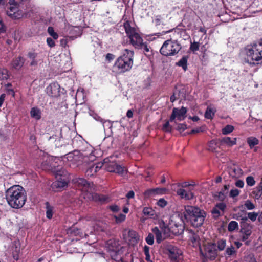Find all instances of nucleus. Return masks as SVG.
<instances>
[{
  "label": "nucleus",
  "instance_id": "obj_1",
  "mask_svg": "<svg viewBox=\"0 0 262 262\" xmlns=\"http://www.w3.org/2000/svg\"><path fill=\"white\" fill-rule=\"evenodd\" d=\"M6 199L8 204L13 208H20L27 200L24 188L19 185H14L6 191Z\"/></svg>",
  "mask_w": 262,
  "mask_h": 262
},
{
  "label": "nucleus",
  "instance_id": "obj_2",
  "mask_svg": "<svg viewBox=\"0 0 262 262\" xmlns=\"http://www.w3.org/2000/svg\"><path fill=\"white\" fill-rule=\"evenodd\" d=\"M76 183L83 192V198L89 201L103 203L108 201V198L106 195H100L94 192L95 187L93 183L87 182L84 179L78 178Z\"/></svg>",
  "mask_w": 262,
  "mask_h": 262
},
{
  "label": "nucleus",
  "instance_id": "obj_3",
  "mask_svg": "<svg viewBox=\"0 0 262 262\" xmlns=\"http://www.w3.org/2000/svg\"><path fill=\"white\" fill-rule=\"evenodd\" d=\"M244 54L245 61L249 64H262V39L255 43L246 46Z\"/></svg>",
  "mask_w": 262,
  "mask_h": 262
},
{
  "label": "nucleus",
  "instance_id": "obj_4",
  "mask_svg": "<svg viewBox=\"0 0 262 262\" xmlns=\"http://www.w3.org/2000/svg\"><path fill=\"white\" fill-rule=\"evenodd\" d=\"M134 52L133 50L125 49L121 55L116 59L113 69L116 72L123 73L129 71L133 64Z\"/></svg>",
  "mask_w": 262,
  "mask_h": 262
},
{
  "label": "nucleus",
  "instance_id": "obj_5",
  "mask_svg": "<svg viewBox=\"0 0 262 262\" xmlns=\"http://www.w3.org/2000/svg\"><path fill=\"white\" fill-rule=\"evenodd\" d=\"M185 210L186 218L189 220L193 227H199L203 225L206 216L205 211L193 206H187Z\"/></svg>",
  "mask_w": 262,
  "mask_h": 262
},
{
  "label": "nucleus",
  "instance_id": "obj_6",
  "mask_svg": "<svg viewBox=\"0 0 262 262\" xmlns=\"http://www.w3.org/2000/svg\"><path fill=\"white\" fill-rule=\"evenodd\" d=\"M124 27L127 36L129 38L130 43L135 48L141 49L143 40L140 35L136 30L131 27L129 21H126L124 23Z\"/></svg>",
  "mask_w": 262,
  "mask_h": 262
},
{
  "label": "nucleus",
  "instance_id": "obj_7",
  "mask_svg": "<svg viewBox=\"0 0 262 262\" xmlns=\"http://www.w3.org/2000/svg\"><path fill=\"white\" fill-rule=\"evenodd\" d=\"M181 48V46L178 42L167 40L164 42L160 51L164 56H172L178 53Z\"/></svg>",
  "mask_w": 262,
  "mask_h": 262
},
{
  "label": "nucleus",
  "instance_id": "obj_8",
  "mask_svg": "<svg viewBox=\"0 0 262 262\" xmlns=\"http://www.w3.org/2000/svg\"><path fill=\"white\" fill-rule=\"evenodd\" d=\"M94 159V155H90L89 156H88L79 151H75L73 154L71 161L73 165L83 169V167L88 164L89 161H93Z\"/></svg>",
  "mask_w": 262,
  "mask_h": 262
},
{
  "label": "nucleus",
  "instance_id": "obj_9",
  "mask_svg": "<svg viewBox=\"0 0 262 262\" xmlns=\"http://www.w3.org/2000/svg\"><path fill=\"white\" fill-rule=\"evenodd\" d=\"M201 251L202 255L206 260H214L217 255L216 245L214 243H208L205 244L204 251Z\"/></svg>",
  "mask_w": 262,
  "mask_h": 262
},
{
  "label": "nucleus",
  "instance_id": "obj_10",
  "mask_svg": "<svg viewBox=\"0 0 262 262\" xmlns=\"http://www.w3.org/2000/svg\"><path fill=\"white\" fill-rule=\"evenodd\" d=\"M168 255L172 262H182L183 252L178 247L169 246L167 247Z\"/></svg>",
  "mask_w": 262,
  "mask_h": 262
},
{
  "label": "nucleus",
  "instance_id": "obj_11",
  "mask_svg": "<svg viewBox=\"0 0 262 262\" xmlns=\"http://www.w3.org/2000/svg\"><path fill=\"white\" fill-rule=\"evenodd\" d=\"M107 159H104V166L105 169L111 172H115L120 175H123L126 171L125 167L118 165L116 162L112 161L108 162Z\"/></svg>",
  "mask_w": 262,
  "mask_h": 262
},
{
  "label": "nucleus",
  "instance_id": "obj_12",
  "mask_svg": "<svg viewBox=\"0 0 262 262\" xmlns=\"http://www.w3.org/2000/svg\"><path fill=\"white\" fill-rule=\"evenodd\" d=\"M171 231L176 235L182 234L184 230V226L181 218L179 216H176L171 220L170 223Z\"/></svg>",
  "mask_w": 262,
  "mask_h": 262
},
{
  "label": "nucleus",
  "instance_id": "obj_13",
  "mask_svg": "<svg viewBox=\"0 0 262 262\" xmlns=\"http://www.w3.org/2000/svg\"><path fill=\"white\" fill-rule=\"evenodd\" d=\"M187 110V108L184 106H182L181 108H178L174 107L172 110V114L170 116L169 121L172 122L175 119L181 121L186 118V113Z\"/></svg>",
  "mask_w": 262,
  "mask_h": 262
},
{
  "label": "nucleus",
  "instance_id": "obj_14",
  "mask_svg": "<svg viewBox=\"0 0 262 262\" xmlns=\"http://www.w3.org/2000/svg\"><path fill=\"white\" fill-rule=\"evenodd\" d=\"M123 235L124 239L130 245L134 246L137 244L139 240L138 233L134 230H125L124 231Z\"/></svg>",
  "mask_w": 262,
  "mask_h": 262
},
{
  "label": "nucleus",
  "instance_id": "obj_15",
  "mask_svg": "<svg viewBox=\"0 0 262 262\" xmlns=\"http://www.w3.org/2000/svg\"><path fill=\"white\" fill-rule=\"evenodd\" d=\"M59 159L57 158L48 157L46 161L41 164V168L46 170H51L54 172H57L58 169H56L57 167L56 163Z\"/></svg>",
  "mask_w": 262,
  "mask_h": 262
},
{
  "label": "nucleus",
  "instance_id": "obj_16",
  "mask_svg": "<svg viewBox=\"0 0 262 262\" xmlns=\"http://www.w3.org/2000/svg\"><path fill=\"white\" fill-rule=\"evenodd\" d=\"M46 91L49 96L57 98L60 95V86L58 83L53 82L46 88Z\"/></svg>",
  "mask_w": 262,
  "mask_h": 262
},
{
  "label": "nucleus",
  "instance_id": "obj_17",
  "mask_svg": "<svg viewBox=\"0 0 262 262\" xmlns=\"http://www.w3.org/2000/svg\"><path fill=\"white\" fill-rule=\"evenodd\" d=\"M27 56L30 61V65L31 67L37 66L43 60L41 54L35 52H29L27 54Z\"/></svg>",
  "mask_w": 262,
  "mask_h": 262
},
{
  "label": "nucleus",
  "instance_id": "obj_18",
  "mask_svg": "<svg viewBox=\"0 0 262 262\" xmlns=\"http://www.w3.org/2000/svg\"><path fill=\"white\" fill-rule=\"evenodd\" d=\"M194 188H179L177 190V193L181 198L186 200H191L193 198L194 194L192 191Z\"/></svg>",
  "mask_w": 262,
  "mask_h": 262
},
{
  "label": "nucleus",
  "instance_id": "obj_19",
  "mask_svg": "<svg viewBox=\"0 0 262 262\" xmlns=\"http://www.w3.org/2000/svg\"><path fill=\"white\" fill-rule=\"evenodd\" d=\"M68 183L67 181L62 178H60L54 182L51 185V188L53 190L55 191H59L62 190L64 187H67Z\"/></svg>",
  "mask_w": 262,
  "mask_h": 262
},
{
  "label": "nucleus",
  "instance_id": "obj_20",
  "mask_svg": "<svg viewBox=\"0 0 262 262\" xmlns=\"http://www.w3.org/2000/svg\"><path fill=\"white\" fill-rule=\"evenodd\" d=\"M9 3H10V6L7 11V14L9 16L14 18H19V16L17 14L18 8L17 7V4L14 3V1L13 0H10Z\"/></svg>",
  "mask_w": 262,
  "mask_h": 262
},
{
  "label": "nucleus",
  "instance_id": "obj_21",
  "mask_svg": "<svg viewBox=\"0 0 262 262\" xmlns=\"http://www.w3.org/2000/svg\"><path fill=\"white\" fill-rule=\"evenodd\" d=\"M208 149L211 152L215 153L217 157L224 155L223 151L219 150L220 147L218 146L216 141L214 140H211L208 143Z\"/></svg>",
  "mask_w": 262,
  "mask_h": 262
},
{
  "label": "nucleus",
  "instance_id": "obj_22",
  "mask_svg": "<svg viewBox=\"0 0 262 262\" xmlns=\"http://www.w3.org/2000/svg\"><path fill=\"white\" fill-rule=\"evenodd\" d=\"M106 247L108 251H112L122 249L119 243V241L115 239H110L106 243Z\"/></svg>",
  "mask_w": 262,
  "mask_h": 262
},
{
  "label": "nucleus",
  "instance_id": "obj_23",
  "mask_svg": "<svg viewBox=\"0 0 262 262\" xmlns=\"http://www.w3.org/2000/svg\"><path fill=\"white\" fill-rule=\"evenodd\" d=\"M241 231L243 234L242 237L243 241L246 240L251 234L252 226L247 224H244L242 227Z\"/></svg>",
  "mask_w": 262,
  "mask_h": 262
},
{
  "label": "nucleus",
  "instance_id": "obj_24",
  "mask_svg": "<svg viewBox=\"0 0 262 262\" xmlns=\"http://www.w3.org/2000/svg\"><path fill=\"white\" fill-rule=\"evenodd\" d=\"M10 251L12 252L13 258L17 260L18 259V253L20 251V244L18 241H14L12 243Z\"/></svg>",
  "mask_w": 262,
  "mask_h": 262
},
{
  "label": "nucleus",
  "instance_id": "obj_25",
  "mask_svg": "<svg viewBox=\"0 0 262 262\" xmlns=\"http://www.w3.org/2000/svg\"><path fill=\"white\" fill-rule=\"evenodd\" d=\"M25 59L23 57L19 56L14 59L11 62V67L16 70H19L24 65Z\"/></svg>",
  "mask_w": 262,
  "mask_h": 262
},
{
  "label": "nucleus",
  "instance_id": "obj_26",
  "mask_svg": "<svg viewBox=\"0 0 262 262\" xmlns=\"http://www.w3.org/2000/svg\"><path fill=\"white\" fill-rule=\"evenodd\" d=\"M220 141L222 145L225 144L229 147H232L236 144L237 138H231L229 137H225L221 138Z\"/></svg>",
  "mask_w": 262,
  "mask_h": 262
},
{
  "label": "nucleus",
  "instance_id": "obj_27",
  "mask_svg": "<svg viewBox=\"0 0 262 262\" xmlns=\"http://www.w3.org/2000/svg\"><path fill=\"white\" fill-rule=\"evenodd\" d=\"M166 191V189L165 188H153L147 190L145 193L144 194L146 196H150L152 195H155L156 194H163L164 193L165 191Z\"/></svg>",
  "mask_w": 262,
  "mask_h": 262
},
{
  "label": "nucleus",
  "instance_id": "obj_28",
  "mask_svg": "<svg viewBox=\"0 0 262 262\" xmlns=\"http://www.w3.org/2000/svg\"><path fill=\"white\" fill-rule=\"evenodd\" d=\"M122 249L118 250L109 251V254L111 258L116 261H119L122 259Z\"/></svg>",
  "mask_w": 262,
  "mask_h": 262
},
{
  "label": "nucleus",
  "instance_id": "obj_29",
  "mask_svg": "<svg viewBox=\"0 0 262 262\" xmlns=\"http://www.w3.org/2000/svg\"><path fill=\"white\" fill-rule=\"evenodd\" d=\"M143 213L145 215L154 219H155L158 217L156 211L150 207H147L144 208Z\"/></svg>",
  "mask_w": 262,
  "mask_h": 262
},
{
  "label": "nucleus",
  "instance_id": "obj_30",
  "mask_svg": "<svg viewBox=\"0 0 262 262\" xmlns=\"http://www.w3.org/2000/svg\"><path fill=\"white\" fill-rule=\"evenodd\" d=\"M152 232L156 236V242L158 243H160L162 241L166 239L164 236H163V233L161 232L160 230L157 227H155L152 229Z\"/></svg>",
  "mask_w": 262,
  "mask_h": 262
},
{
  "label": "nucleus",
  "instance_id": "obj_31",
  "mask_svg": "<svg viewBox=\"0 0 262 262\" xmlns=\"http://www.w3.org/2000/svg\"><path fill=\"white\" fill-rule=\"evenodd\" d=\"M243 174V170L238 167H234L232 168L230 171V176L235 178H238L241 177Z\"/></svg>",
  "mask_w": 262,
  "mask_h": 262
},
{
  "label": "nucleus",
  "instance_id": "obj_32",
  "mask_svg": "<svg viewBox=\"0 0 262 262\" xmlns=\"http://www.w3.org/2000/svg\"><path fill=\"white\" fill-rule=\"evenodd\" d=\"M253 196L256 199H258L262 195V179L258 185L253 190L252 192Z\"/></svg>",
  "mask_w": 262,
  "mask_h": 262
},
{
  "label": "nucleus",
  "instance_id": "obj_33",
  "mask_svg": "<svg viewBox=\"0 0 262 262\" xmlns=\"http://www.w3.org/2000/svg\"><path fill=\"white\" fill-rule=\"evenodd\" d=\"M30 116L37 120H39L41 118V112L36 107H32L30 111Z\"/></svg>",
  "mask_w": 262,
  "mask_h": 262
},
{
  "label": "nucleus",
  "instance_id": "obj_34",
  "mask_svg": "<svg viewBox=\"0 0 262 262\" xmlns=\"http://www.w3.org/2000/svg\"><path fill=\"white\" fill-rule=\"evenodd\" d=\"M160 231L163 233V236L167 238L170 236V232L171 231L170 227L169 228L166 226L164 222L160 223Z\"/></svg>",
  "mask_w": 262,
  "mask_h": 262
},
{
  "label": "nucleus",
  "instance_id": "obj_35",
  "mask_svg": "<svg viewBox=\"0 0 262 262\" xmlns=\"http://www.w3.org/2000/svg\"><path fill=\"white\" fill-rule=\"evenodd\" d=\"M215 112V108L208 106L205 111L204 116L206 119H212L213 118Z\"/></svg>",
  "mask_w": 262,
  "mask_h": 262
},
{
  "label": "nucleus",
  "instance_id": "obj_36",
  "mask_svg": "<svg viewBox=\"0 0 262 262\" xmlns=\"http://www.w3.org/2000/svg\"><path fill=\"white\" fill-rule=\"evenodd\" d=\"M247 142L251 149L253 148L255 145L259 144V140L256 137H249L247 139Z\"/></svg>",
  "mask_w": 262,
  "mask_h": 262
},
{
  "label": "nucleus",
  "instance_id": "obj_37",
  "mask_svg": "<svg viewBox=\"0 0 262 262\" xmlns=\"http://www.w3.org/2000/svg\"><path fill=\"white\" fill-rule=\"evenodd\" d=\"M46 216L48 219H51L52 217L53 212H54V207L51 206L49 202L46 203Z\"/></svg>",
  "mask_w": 262,
  "mask_h": 262
},
{
  "label": "nucleus",
  "instance_id": "obj_38",
  "mask_svg": "<svg viewBox=\"0 0 262 262\" xmlns=\"http://www.w3.org/2000/svg\"><path fill=\"white\" fill-rule=\"evenodd\" d=\"M187 57L184 56L177 63V64L181 67L184 71H186L187 69Z\"/></svg>",
  "mask_w": 262,
  "mask_h": 262
},
{
  "label": "nucleus",
  "instance_id": "obj_39",
  "mask_svg": "<svg viewBox=\"0 0 262 262\" xmlns=\"http://www.w3.org/2000/svg\"><path fill=\"white\" fill-rule=\"evenodd\" d=\"M216 247H217V251H222L226 247V241L225 239H220L218 240L217 243H215Z\"/></svg>",
  "mask_w": 262,
  "mask_h": 262
},
{
  "label": "nucleus",
  "instance_id": "obj_40",
  "mask_svg": "<svg viewBox=\"0 0 262 262\" xmlns=\"http://www.w3.org/2000/svg\"><path fill=\"white\" fill-rule=\"evenodd\" d=\"M238 229V223L234 221H231L228 225V230L230 232H232Z\"/></svg>",
  "mask_w": 262,
  "mask_h": 262
},
{
  "label": "nucleus",
  "instance_id": "obj_41",
  "mask_svg": "<svg viewBox=\"0 0 262 262\" xmlns=\"http://www.w3.org/2000/svg\"><path fill=\"white\" fill-rule=\"evenodd\" d=\"M8 70L4 68H0V79L7 80L9 78Z\"/></svg>",
  "mask_w": 262,
  "mask_h": 262
},
{
  "label": "nucleus",
  "instance_id": "obj_42",
  "mask_svg": "<svg viewBox=\"0 0 262 262\" xmlns=\"http://www.w3.org/2000/svg\"><path fill=\"white\" fill-rule=\"evenodd\" d=\"M229 188V185H225L224 189L220 191L219 194V197L220 199L223 200L226 197V194L228 193V191Z\"/></svg>",
  "mask_w": 262,
  "mask_h": 262
},
{
  "label": "nucleus",
  "instance_id": "obj_43",
  "mask_svg": "<svg viewBox=\"0 0 262 262\" xmlns=\"http://www.w3.org/2000/svg\"><path fill=\"white\" fill-rule=\"evenodd\" d=\"M234 129L233 126L231 125H227L222 129V134L223 135H227L232 132Z\"/></svg>",
  "mask_w": 262,
  "mask_h": 262
},
{
  "label": "nucleus",
  "instance_id": "obj_44",
  "mask_svg": "<svg viewBox=\"0 0 262 262\" xmlns=\"http://www.w3.org/2000/svg\"><path fill=\"white\" fill-rule=\"evenodd\" d=\"M96 172V170L93 164L90 165L89 168L85 171L86 174L89 177L94 176Z\"/></svg>",
  "mask_w": 262,
  "mask_h": 262
},
{
  "label": "nucleus",
  "instance_id": "obj_45",
  "mask_svg": "<svg viewBox=\"0 0 262 262\" xmlns=\"http://www.w3.org/2000/svg\"><path fill=\"white\" fill-rule=\"evenodd\" d=\"M94 118L96 121L101 122L103 124L104 127V124H106L107 123V124H106L107 126L110 127V126H111V122H110V121H108V120H105L103 119L102 118H101L100 116H98L97 115H96L94 117Z\"/></svg>",
  "mask_w": 262,
  "mask_h": 262
},
{
  "label": "nucleus",
  "instance_id": "obj_46",
  "mask_svg": "<svg viewBox=\"0 0 262 262\" xmlns=\"http://www.w3.org/2000/svg\"><path fill=\"white\" fill-rule=\"evenodd\" d=\"M190 240L193 246L199 245V237L193 233H192V236L190 237Z\"/></svg>",
  "mask_w": 262,
  "mask_h": 262
},
{
  "label": "nucleus",
  "instance_id": "obj_47",
  "mask_svg": "<svg viewBox=\"0 0 262 262\" xmlns=\"http://www.w3.org/2000/svg\"><path fill=\"white\" fill-rule=\"evenodd\" d=\"M48 32L54 39H58V35L56 32H54V28L53 27H48Z\"/></svg>",
  "mask_w": 262,
  "mask_h": 262
},
{
  "label": "nucleus",
  "instance_id": "obj_48",
  "mask_svg": "<svg viewBox=\"0 0 262 262\" xmlns=\"http://www.w3.org/2000/svg\"><path fill=\"white\" fill-rule=\"evenodd\" d=\"M246 182L247 185L249 186H253L255 184V181L254 178L252 176H248L246 178Z\"/></svg>",
  "mask_w": 262,
  "mask_h": 262
},
{
  "label": "nucleus",
  "instance_id": "obj_49",
  "mask_svg": "<svg viewBox=\"0 0 262 262\" xmlns=\"http://www.w3.org/2000/svg\"><path fill=\"white\" fill-rule=\"evenodd\" d=\"M183 23L186 25L187 29L189 30L192 26V20L190 18H186L184 19Z\"/></svg>",
  "mask_w": 262,
  "mask_h": 262
},
{
  "label": "nucleus",
  "instance_id": "obj_50",
  "mask_svg": "<svg viewBox=\"0 0 262 262\" xmlns=\"http://www.w3.org/2000/svg\"><path fill=\"white\" fill-rule=\"evenodd\" d=\"M114 217L115 218L116 222L117 223H120L123 222L125 220L126 216L124 214H120L118 216H114Z\"/></svg>",
  "mask_w": 262,
  "mask_h": 262
},
{
  "label": "nucleus",
  "instance_id": "obj_51",
  "mask_svg": "<svg viewBox=\"0 0 262 262\" xmlns=\"http://www.w3.org/2000/svg\"><path fill=\"white\" fill-rule=\"evenodd\" d=\"M145 241L148 245H152L154 243V235L151 233H149L148 236L146 237Z\"/></svg>",
  "mask_w": 262,
  "mask_h": 262
},
{
  "label": "nucleus",
  "instance_id": "obj_52",
  "mask_svg": "<svg viewBox=\"0 0 262 262\" xmlns=\"http://www.w3.org/2000/svg\"><path fill=\"white\" fill-rule=\"evenodd\" d=\"M235 252V248L233 246H231L229 247H228L225 251V253L228 256H231L234 254Z\"/></svg>",
  "mask_w": 262,
  "mask_h": 262
},
{
  "label": "nucleus",
  "instance_id": "obj_53",
  "mask_svg": "<svg viewBox=\"0 0 262 262\" xmlns=\"http://www.w3.org/2000/svg\"><path fill=\"white\" fill-rule=\"evenodd\" d=\"M245 206L248 210H252L254 209L255 206L253 203L250 200H247L244 204Z\"/></svg>",
  "mask_w": 262,
  "mask_h": 262
},
{
  "label": "nucleus",
  "instance_id": "obj_54",
  "mask_svg": "<svg viewBox=\"0 0 262 262\" xmlns=\"http://www.w3.org/2000/svg\"><path fill=\"white\" fill-rule=\"evenodd\" d=\"M169 121H167L163 125L162 129L165 132H170L172 129L171 126L169 124Z\"/></svg>",
  "mask_w": 262,
  "mask_h": 262
},
{
  "label": "nucleus",
  "instance_id": "obj_55",
  "mask_svg": "<svg viewBox=\"0 0 262 262\" xmlns=\"http://www.w3.org/2000/svg\"><path fill=\"white\" fill-rule=\"evenodd\" d=\"M199 43L198 42H193L191 43L190 49L193 52L196 51L199 49Z\"/></svg>",
  "mask_w": 262,
  "mask_h": 262
},
{
  "label": "nucleus",
  "instance_id": "obj_56",
  "mask_svg": "<svg viewBox=\"0 0 262 262\" xmlns=\"http://www.w3.org/2000/svg\"><path fill=\"white\" fill-rule=\"evenodd\" d=\"M258 215V213L254 212H249L248 213V216L249 219H250L253 222L255 221L256 220Z\"/></svg>",
  "mask_w": 262,
  "mask_h": 262
},
{
  "label": "nucleus",
  "instance_id": "obj_57",
  "mask_svg": "<svg viewBox=\"0 0 262 262\" xmlns=\"http://www.w3.org/2000/svg\"><path fill=\"white\" fill-rule=\"evenodd\" d=\"M239 190L237 189H233L230 190V196L232 198H234L238 196L239 194Z\"/></svg>",
  "mask_w": 262,
  "mask_h": 262
},
{
  "label": "nucleus",
  "instance_id": "obj_58",
  "mask_svg": "<svg viewBox=\"0 0 262 262\" xmlns=\"http://www.w3.org/2000/svg\"><path fill=\"white\" fill-rule=\"evenodd\" d=\"M212 213L214 215V217H216L220 215L221 212L219 209H218L216 206H215L211 211Z\"/></svg>",
  "mask_w": 262,
  "mask_h": 262
},
{
  "label": "nucleus",
  "instance_id": "obj_59",
  "mask_svg": "<svg viewBox=\"0 0 262 262\" xmlns=\"http://www.w3.org/2000/svg\"><path fill=\"white\" fill-rule=\"evenodd\" d=\"M108 208L113 212H117L119 211V207L116 205H112L108 206Z\"/></svg>",
  "mask_w": 262,
  "mask_h": 262
},
{
  "label": "nucleus",
  "instance_id": "obj_60",
  "mask_svg": "<svg viewBox=\"0 0 262 262\" xmlns=\"http://www.w3.org/2000/svg\"><path fill=\"white\" fill-rule=\"evenodd\" d=\"M157 205L161 207H164L167 205V202L164 199H160L157 202Z\"/></svg>",
  "mask_w": 262,
  "mask_h": 262
},
{
  "label": "nucleus",
  "instance_id": "obj_61",
  "mask_svg": "<svg viewBox=\"0 0 262 262\" xmlns=\"http://www.w3.org/2000/svg\"><path fill=\"white\" fill-rule=\"evenodd\" d=\"M47 45L51 48L54 47L55 45V42L53 40V39L50 37L47 38Z\"/></svg>",
  "mask_w": 262,
  "mask_h": 262
},
{
  "label": "nucleus",
  "instance_id": "obj_62",
  "mask_svg": "<svg viewBox=\"0 0 262 262\" xmlns=\"http://www.w3.org/2000/svg\"><path fill=\"white\" fill-rule=\"evenodd\" d=\"M187 128L186 124L183 123H180L178 125L177 129L180 132H183Z\"/></svg>",
  "mask_w": 262,
  "mask_h": 262
},
{
  "label": "nucleus",
  "instance_id": "obj_63",
  "mask_svg": "<svg viewBox=\"0 0 262 262\" xmlns=\"http://www.w3.org/2000/svg\"><path fill=\"white\" fill-rule=\"evenodd\" d=\"M215 206L220 209V211H223L226 208V205L224 203H220L217 204Z\"/></svg>",
  "mask_w": 262,
  "mask_h": 262
},
{
  "label": "nucleus",
  "instance_id": "obj_64",
  "mask_svg": "<svg viewBox=\"0 0 262 262\" xmlns=\"http://www.w3.org/2000/svg\"><path fill=\"white\" fill-rule=\"evenodd\" d=\"M235 185L237 187L243 188L244 186V182L243 180H238L236 181Z\"/></svg>",
  "mask_w": 262,
  "mask_h": 262
}]
</instances>
